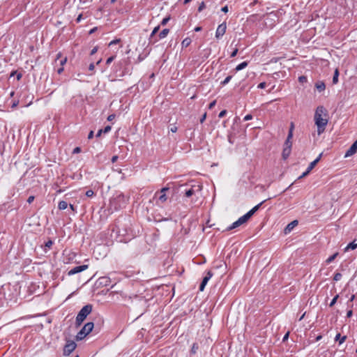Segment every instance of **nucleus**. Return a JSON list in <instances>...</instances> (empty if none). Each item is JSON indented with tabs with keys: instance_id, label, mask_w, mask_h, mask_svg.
I'll return each instance as SVG.
<instances>
[{
	"instance_id": "obj_1",
	"label": "nucleus",
	"mask_w": 357,
	"mask_h": 357,
	"mask_svg": "<svg viewBox=\"0 0 357 357\" xmlns=\"http://www.w3.org/2000/svg\"><path fill=\"white\" fill-rule=\"evenodd\" d=\"M327 112L323 106H319L314 114V121L317 126L318 135H321L325 130L326 126L328 123L326 118Z\"/></svg>"
},
{
	"instance_id": "obj_2",
	"label": "nucleus",
	"mask_w": 357,
	"mask_h": 357,
	"mask_svg": "<svg viewBox=\"0 0 357 357\" xmlns=\"http://www.w3.org/2000/svg\"><path fill=\"white\" fill-rule=\"evenodd\" d=\"M127 202L128 198L123 193H119L110 199L109 208L112 211H118L124 208Z\"/></svg>"
},
{
	"instance_id": "obj_3",
	"label": "nucleus",
	"mask_w": 357,
	"mask_h": 357,
	"mask_svg": "<svg viewBox=\"0 0 357 357\" xmlns=\"http://www.w3.org/2000/svg\"><path fill=\"white\" fill-rule=\"evenodd\" d=\"M92 311V305H84L79 312L78 314L76 317V324L79 326L84 321V320L86 318V317Z\"/></svg>"
},
{
	"instance_id": "obj_4",
	"label": "nucleus",
	"mask_w": 357,
	"mask_h": 357,
	"mask_svg": "<svg viewBox=\"0 0 357 357\" xmlns=\"http://www.w3.org/2000/svg\"><path fill=\"white\" fill-rule=\"evenodd\" d=\"M292 138L291 130L289 132L287 138L284 142V148L282 151V158L286 160L290 155L291 151L292 142L291 141Z\"/></svg>"
},
{
	"instance_id": "obj_5",
	"label": "nucleus",
	"mask_w": 357,
	"mask_h": 357,
	"mask_svg": "<svg viewBox=\"0 0 357 357\" xmlns=\"http://www.w3.org/2000/svg\"><path fill=\"white\" fill-rule=\"evenodd\" d=\"M169 190V188L165 187L155 193L153 198L156 199V204L160 205L167 202V196L166 195V192Z\"/></svg>"
},
{
	"instance_id": "obj_6",
	"label": "nucleus",
	"mask_w": 357,
	"mask_h": 357,
	"mask_svg": "<svg viewBox=\"0 0 357 357\" xmlns=\"http://www.w3.org/2000/svg\"><path fill=\"white\" fill-rule=\"evenodd\" d=\"M202 190V185L200 184H195L191 185L190 188L184 190V195L186 197H190L197 192H199Z\"/></svg>"
},
{
	"instance_id": "obj_7",
	"label": "nucleus",
	"mask_w": 357,
	"mask_h": 357,
	"mask_svg": "<svg viewBox=\"0 0 357 357\" xmlns=\"http://www.w3.org/2000/svg\"><path fill=\"white\" fill-rule=\"evenodd\" d=\"M77 344L73 340H67L63 347V355H70L76 348Z\"/></svg>"
},
{
	"instance_id": "obj_8",
	"label": "nucleus",
	"mask_w": 357,
	"mask_h": 357,
	"mask_svg": "<svg viewBox=\"0 0 357 357\" xmlns=\"http://www.w3.org/2000/svg\"><path fill=\"white\" fill-rule=\"evenodd\" d=\"M226 30L227 24L225 22H224L218 26L215 31V38L217 39H220V38H222L225 35Z\"/></svg>"
},
{
	"instance_id": "obj_9",
	"label": "nucleus",
	"mask_w": 357,
	"mask_h": 357,
	"mask_svg": "<svg viewBox=\"0 0 357 357\" xmlns=\"http://www.w3.org/2000/svg\"><path fill=\"white\" fill-rule=\"evenodd\" d=\"M87 268H88V265H82V266H75L68 271V275H73L77 274L78 273H80L82 271H84L86 270Z\"/></svg>"
},
{
	"instance_id": "obj_10",
	"label": "nucleus",
	"mask_w": 357,
	"mask_h": 357,
	"mask_svg": "<svg viewBox=\"0 0 357 357\" xmlns=\"http://www.w3.org/2000/svg\"><path fill=\"white\" fill-rule=\"evenodd\" d=\"M357 152V140L350 146V148L346 151L344 158L350 157L354 155Z\"/></svg>"
},
{
	"instance_id": "obj_11",
	"label": "nucleus",
	"mask_w": 357,
	"mask_h": 357,
	"mask_svg": "<svg viewBox=\"0 0 357 357\" xmlns=\"http://www.w3.org/2000/svg\"><path fill=\"white\" fill-rule=\"evenodd\" d=\"M213 276V273L211 271H208L207 272L206 275L203 278V280L199 286V290L201 291H204L205 286L206 285L208 280L211 278Z\"/></svg>"
},
{
	"instance_id": "obj_12",
	"label": "nucleus",
	"mask_w": 357,
	"mask_h": 357,
	"mask_svg": "<svg viewBox=\"0 0 357 357\" xmlns=\"http://www.w3.org/2000/svg\"><path fill=\"white\" fill-rule=\"evenodd\" d=\"M298 220H293L292 222H291L290 223H289V224L286 226V227L284 228V234H287L290 233V232L293 230V229H294L296 226H297V225H298Z\"/></svg>"
},
{
	"instance_id": "obj_13",
	"label": "nucleus",
	"mask_w": 357,
	"mask_h": 357,
	"mask_svg": "<svg viewBox=\"0 0 357 357\" xmlns=\"http://www.w3.org/2000/svg\"><path fill=\"white\" fill-rule=\"evenodd\" d=\"M93 326H94V324L93 322H88L86 323L84 326L83 328H82V330L85 332L86 333V335H88L91 331H92L93 328Z\"/></svg>"
},
{
	"instance_id": "obj_14",
	"label": "nucleus",
	"mask_w": 357,
	"mask_h": 357,
	"mask_svg": "<svg viewBox=\"0 0 357 357\" xmlns=\"http://www.w3.org/2000/svg\"><path fill=\"white\" fill-rule=\"evenodd\" d=\"M322 153H320L319 155L312 162L310 163L309 166L307 167L308 172H311L313 168L315 167V165L319 162L321 158Z\"/></svg>"
},
{
	"instance_id": "obj_15",
	"label": "nucleus",
	"mask_w": 357,
	"mask_h": 357,
	"mask_svg": "<svg viewBox=\"0 0 357 357\" xmlns=\"http://www.w3.org/2000/svg\"><path fill=\"white\" fill-rule=\"evenodd\" d=\"M356 241V240H354L351 243H349L344 248V251L347 252L349 250H355L357 248V243Z\"/></svg>"
},
{
	"instance_id": "obj_16",
	"label": "nucleus",
	"mask_w": 357,
	"mask_h": 357,
	"mask_svg": "<svg viewBox=\"0 0 357 357\" xmlns=\"http://www.w3.org/2000/svg\"><path fill=\"white\" fill-rule=\"evenodd\" d=\"M61 53L59 52L56 55V61H59V63L61 66H63L67 61V58L66 57H63V58H61L60 59V58L61 57Z\"/></svg>"
},
{
	"instance_id": "obj_17",
	"label": "nucleus",
	"mask_w": 357,
	"mask_h": 357,
	"mask_svg": "<svg viewBox=\"0 0 357 357\" xmlns=\"http://www.w3.org/2000/svg\"><path fill=\"white\" fill-rule=\"evenodd\" d=\"M250 218V215L248 213H247L241 218H239L238 220L240 221L241 224L243 225Z\"/></svg>"
},
{
	"instance_id": "obj_18",
	"label": "nucleus",
	"mask_w": 357,
	"mask_h": 357,
	"mask_svg": "<svg viewBox=\"0 0 357 357\" xmlns=\"http://www.w3.org/2000/svg\"><path fill=\"white\" fill-rule=\"evenodd\" d=\"M315 86L319 92L324 91L326 89V85L323 82H317Z\"/></svg>"
},
{
	"instance_id": "obj_19",
	"label": "nucleus",
	"mask_w": 357,
	"mask_h": 357,
	"mask_svg": "<svg viewBox=\"0 0 357 357\" xmlns=\"http://www.w3.org/2000/svg\"><path fill=\"white\" fill-rule=\"evenodd\" d=\"M248 65V63L247 61H243L242 63H241L240 64H238L236 68L234 69V70L236 72H238L239 70H241L243 69H244L245 67H247Z\"/></svg>"
},
{
	"instance_id": "obj_20",
	"label": "nucleus",
	"mask_w": 357,
	"mask_h": 357,
	"mask_svg": "<svg viewBox=\"0 0 357 357\" xmlns=\"http://www.w3.org/2000/svg\"><path fill=\"white\" fill-rule=\"evenodd\" d=\"M347 339V336H341L340 333H337L335 337V341H339V344H342Z\"/></svg>"
},
{
	"instance_id": "obj_21",
	"label": "nucleus",
	"mask_w": 357,
	"mask_h": 357,
	"mask_svg": "<svg viewBox=\"0 0 357 357\" xmlns=\"http://www.w3.org/2000/svg\"><path fill=\"white\" fill-rule=\"evenodd\" d=\"M264 202V201L261 202L259 204L256 205L255 207H253L250 211H249L248 213L252 217L254 213L260 208V206L262 205V204Z\"/></svg>"
},
{
	"instance_id": "obj_22",
	"label": "nucleus",
	"mask_w": 357,
	"mask_h": 357,
	"mask_svg": "<svg viewBox=\"0 0 357 357\" xmlns=\"http://www.w3.org/2000/svg\"><path fill=\"white\" fill-rule=\"evenodd\" d=\"M86 335V333L81 329L80 331L76 335V340H81L83 338H84Z\"/></svg>"
},
{
	"instance_id": "obj_23",
	"label": "nucleus",
	"mask_w": 357,
	"mask_h": 357,
	"mask_svg": "<svg viewBox=\"0 0 357 357\" xmlns=\"http://www.w3.org/2000/svg\"><path fill=\"white\" fill-rule=\"evenodd\" d=\"M68 207V203L66 201H60L58 204L59 210H65Z\"/></svg>"
},
{
	"instance_id": "obj_24",
	"label": "nucleus",
	"mask_w": 357,
	"mask_h": 357,
	"mask_svg": "<svg viewBox=\"0 0 357 357\" xmlns=\"http://www.w3.org/2000/svg\"><path fill=\"white\" fill-rule=\"evenodd\" d=\"M242 224H241L240 221L237 220L234 222H233L228 228L227 230H231L233 229H235L239 226H241Z\"/></svg>"
},
{
	"instance_id": "obj_25",
	"label": "nucleus",
	"mask_w": 357,
	"mask_h": 357,
	"mask_svg": "<svg viewBox=\"0 0 357 357\" xmlns=\"http://www.w3.org/2000/svg\"><path fill=\"white\" fill-rule=\"evenodd\" d=\"M169 32V30L168 29H163L158 35L160 39L165 38L168 33Z\"/></svg>"
},
{
	"instance_id": "obj_26",
	"label": "nucleus",
	"mask_w": 357,
	"mask_h": 357,
	"mask_svg": "<svg viewBox=\"0 0 357 357\" xmlns=\"http://www.w3.org/2000/svg\"><path fill=\"white\" fill-rule=\"evenodd\" d=\"M338 77H339V71L337 69H335L334 75L333 77V84H336L338 82Z\"/></svg>"
},
{
	"instance_id": "obj_27",
	"label": "nucleus",
	"mask_w": 357,
	"mask_h": 357,
	"mask_svg": "<svg viewBox=\"0 0 357 357\" xmlns=\"http://www.w3.org/2000/svg\"><path fill=\"white\" fill-rule=\"evenodd\" d=\"M337 255H338V252H336V253L333 254V255H331V257H329L326 260V264L331 263L337 257Z\"/></svg>"
},
{
	"instance_id": "obj_28",
	"label": "nucleus",
	"mask_w": 357,
	"mask_h": 357,
	"mask_svg": "<svg viewBox=\"0 0 357 357\" xmlns=\"http://www.w3.org/2000/svg\"><path fill=\"white\" fill-rule=\"evenodd\" d=\"M160 29V26H155L153 30L152 31L151 35H150V40H152V38L154 37V36L158 32Z\"/></svg>"
},
{
	"instance_id": "obj_29",
	"label": "nucleus",
	"mask_w": 357,
	"mask_h": 357,
	"mask_svg": "<svg viewBox=\"0 0 357 357\" xmlns=\"http://www.w3.org/2000/svg\"><path fill=\"white\" fill-rule=\"evenodd\" d=\"M231 78H232L231 75L227 76L222 82H221V83H220L221 85L225 86V85L227 84L230 82Z\"/></svg>"
},
{
	"instance_id": "obj_30",
	"label": "nucleus",
	"mask_w": 357,
	"mask_h": 357,
	"mask_svg": "<svg viewBox=\"0 0 357 357\" xmlns=\"http://www.w3.org/2000/svg\"><path fill=\"white\" fill-rule=\"evenodd\" d=\"M198 349H199L198 344L197 343H194L192 344L191 350H190L191 354H195L197 352V351L198 350Z\"/></svg>"
},
{
	"instance_id": "obj_31",
	"label": "nucleus",
	"mask_w": 357,
	"mask_h": 357,
	"mask_svg": "<svg viewBox=\"0 0 357 357\" xmlns=\"http://www.w3.org/2000/svg\"><path fill=\"white\" fill-rule=\"evenodd\" d=\"M190 39L189 38H185L183 41H182V46L183 47H188L190 44Z\"/></svg>"
},
{
	"instance_id": "obj_32",
	"label": "nucleus",
	"mask_w": 357,
	"mask_h": 357,
	"mask_svg": "<svg viewBox=\"0 0 357 357\" xmlns=\"http://www.w3.org/2000/svg\"><path fill=\"white\" fill-rule=\"evenodd\" d=\"M342 274L340 273H336L335 275H334V277H333V280L335 281H339L341 280L342 278Z\"/></svg>"
},
{
	"instance_id": "obj_33",
	"label": "nucleus",
	"mask_w": 357,
	"mask_h": 357,
	"mask_svg": "<svg viewBox=\"0 0 357 357\" xmlns=\"http://www.w3.org/2000/svg\"><path fill=\"white\" fill-rule=\"evenodd\" d=\"M339 296L338 295H336L333 298V300L331 301V302L329 304V307H333L335 303L337 302V300Z\"/></svg>"
},
{
	"instance_id": "obj_34",
	"label": "nucleus",
	"mask_w": 357,
	"mask_h": 357,
	"mask_svg": "<svg viewBox=\"0 0 357 357\" xmlns=\"http://www.w3.org/2000/svg\"><path fill=\"white\" fill-rule=\"evenodd\" d=\"M53 245V241L52 240H48L45 244V248H47V249H50L52 245Z\"/></svg>"
},
{
	"instance_id": "obj_35",
	"label": "nucleus",
	"mask_w": 357,
	"mask_h": 357,
	"mask_svg": "<svg viewBox=\"0 0 357 357\" xmlns=\"http://www.w3.org/2000/svg\"><path fill=\"white\" fill-rule=\"evenodd\" d=\"M169 16L165 17L161 22V25L165 26L169 21Z\"/></svg>"
},
{
	"instance_id": "obj_36",
	"label": "nucleus",
	"mask_w": 357,
	"mask_h": 357,
	"mask_svg": "<svg viewBox=\"0 0 357 357\" xmlns=\"http://www.w3.org/2000/svg\"><path fill=\"white\" fill-rule=\"evenodd\" d=\"M86 195L88 197H91L94 195V192L92 190H89L86 192Z\"/></svg>"
},
{
	"instance_id": "obj_37",
	"label": "nucleus",
	"mask_w": 357,
	"mask_h": 357,
	"mask_svg": "<svg viewBox=\"0 0 357 357\" xmlns=\"http://www.w3.org/2000/svg\"><path fill=\"white\" fill-rule=\"evenodd\" d=\"M204 8H205V3H204V1H202V2L199 4V7H198V11H199V12H202Z\"/></svg>"
},
{
	"instance_id": "obj_38",
	"label": "nucleus",
	"mask_w": 357,
	"mask_h": 357,
	"mask_svg": "<svg viewBox=\"0 0 357 357\" xmlns=\"http://www.w3.org/2000/svg\"><path fill=\"white\" fill-rule=\"evenodd\" d=\"M120 42V39H115V40H112L109 43V46H112L114 45H116L117 43H119Z\"/></svg>"
},
{
	"instance_id": "obj_39",
	"label": "nucleus",
	"mask_w": 357,
	"mask_h": 357,
	"mask_svg": "<svg viewBox=\"0 0 357 357\" xmlns=\"http://www.w3.org/2000/svg\"><path fill=\"white\" fill-rule=\"evenodd\" d=\"M114 59V56H112L110 57H109L107 61H106V64L109 65V63H111Z\"/></svg>"
},
{
	"instance_id": "obj_40",
	"label": "nucleus",
	"mask_w": 357,
	"mask_h": 357,
	"mask_svg": "<svg viewBox=\"0 0 357 357\" xmlns=\"http://www.w3.org/2000/svg\"><path fill=\"white\" fill-rule=\"evenodd\" d=\"M310 172H308V169H306V171H305V172H304L302 174V175H301V176L298 177V178L300 179V178H303V177L306 176L307 175H308V174H309Z\"/></svg>"
},
{
	"instance_id": "obj_41",
	"label": "nucleus",
	"mask_w": 357,
	"mask_h": 357,
	"mask_svg": "<svg viewBox=\"0 0 357 357\" xmlns=\"http://www.w3.org/2000/svg\"><path fill=\"white\" fill-rule=\"evenodd\" d=\"M111 130V126H107L104 129H102V131L104 133H107Z\"/></svg>"
},
{
	"instance_id": "obj_42",
	"label": "nucleus",
	"mask_w": 357,
	"mask_h": 357,
	"mask_svg": "<svg viewBox=\"0 0 357 357\" xmlns=\"http://www.w3.org/2000/svg\"><path fill=\"white\" fill-rule=\"evenodd\" d=\"M266 86V82H261L260 84H259V85L257 86V87L259 89H264Z\"/></svg>"
},
{
	"instance_id": "obj_43",
	"label": "nucleus",
	"mask_w": 357,
	"mask_h": 357,
	"mask_svg": "<svg viewBox=\"0 0 357 357\" xmlns=\"http://www.w3.org/2000/svg\"><path fill=\"white\" fill-rule=\"evenodd\" d=\"M178 128L176 126H172L169 130L172 132H176L177 131Z\"/></svg>"
},
{
	"instance_id": "obj_44",
	"label": "nucleus",
	"mask_w": 357,
	"mask_h": 357,
	"mask_svg": "<svg viewBox=\"0 0 357 357\" xmlns=\"http://www.w3.org/2000/svg\"><path fill=\"white\" fill-rule=\"evenodd\" d=\"M226 113H227L226 110H222V111H221V112H220V114H219L218 116H219L220 118H222V117H224V116H225Z\"/></svg>"
},
{
	"instance_id": "obj_45",
	"label": "nucleus",
	"mask_w": 357,
	"mask_h": 357,
	"mask_svg": "<svg viewBox=\"0 0 357 357\" xmlns=\"http://www.w3.org/2000/svg\"><path fill=\"white\" fill-rule=\"evenodd\" d=\"M252 119V116L251 114H247V115L244 117L243 120H244V121H249V120H251Z\"/></svg>"
},
{
	"instance_id": "obj_46",
	"label": "nucleus",
	"mask_w": 357,
	"mask_h": 357,
	"mask_svg": "<svg viewBox=\"0 0 357 357\" xmlns=\"http://www.w3.org/2000/svg\"><path fill=\"white\" fill-rule=\"evenodd\" d=\"M34 198H35V197H34V196H29V197H28V199H27V202H28L29 204L32 203V202H33V200H34Z\"/></svg>"
},
{
	"instance_id": "obj_47",
	"label": "nucleus",
	"mask_w": 357,
	"mask_h": 357,
	"mask_svg": "<svg viewBox=\"0 0 357 357\" xmlns=\"http://www.w3.org/2000/svg\"><path fill=\"white\" fill-rule=\"evenodd\" d=\"M298 79H299V81H300L301 82H306V81H307V78H306V77H305V76H301V77H299Z\"/></svg>"
},
{
	"instance_id": "obj_48",
	"label": "nucleus",
	"mask_w": 357,
	"mask_h": 357,
	"mask_svg": "<svg viewBox=\"0 0 357 357\" xmlns=\"http://www.w3.org/2000/svg\"><path fill=\"white\" fill-rule=\"evenodd\" d=\"M114 118H115V115H114V114H110V115H109V116H108V117H107V121H112Z\"/></svg>"
},
{
	"instance_id": "obj_49",
	"label": "nucleus",
	"mask_w": 357,
	"mask_h": 357,
	"mask_svg": "<svg viewBox=\"0 0 357 357\" xmlns=\"http://www.w3.org/2000/svg\"><path fill=\"white\" fill-rule=\"evenodd\" d=\"M215 103H216V101L214 100L213 102H211L209 105H208V108L209 109H212L215 105Z\"/></svg>"
},
{
	"instance_id": "obj_50",
	"label": "nucleus",
	"mask_w": 357,
	"mask_h": 357,
	"mask_svg": "<svg viewBox=\"0 0 357 357\" xmlns=\"http://www.w3.org/2000/svg\"><path fill=\"white\" fill-rule=\"evenodd\" d=\"M238 53V49H235L231 54V57H234Z\"/></svg>"
},
{
	"instance_id": "obj_51",
	"label": "nucleus",
	"mask_w": 357,
	"mask_h": 357,
	"mask_svg": "<svg viewBox=\"0 0 357 357\" xmlns=\"http://www.w3.org/2000/svg\"><path fill=\"white\" fill-rule=\"evenodd\" d=\"M81 151V149L79 147H76L73 150V153H78Z\"/></svg>"
},
{
	"instance_id": "obj_52",
	"label": "nucleus",
	"mask_w": 357,
	"mask_h": 357,
	"mask_svg": "<svg viewBox=\"0 0 357 357\" xmlns=\"http://www.w3.org/2000/svg\"><path fill=\"white\" fill-rule=\"evenodd\" d=\"M94 68H95V65H94V63H91V64L89 65V70L90 71H93V70H94Z\"/></svg>"
},
{
	"instance_id": "obj_53",
	"label": "nucleus",
	"mask_w": 357,
	"mask_h": 357,
	"mask_svg": "<svg viewBox=\"0 0 357 357\" xmlns=\"http://www.w3.org/2000/svg\"><path fill=\"white\" fill-rule=\"evenodd\" d=\"M221 10L224 13H227L228 12V6H225L224 7H222L221 8Z\"/></svg>"
},
{
	"instance_id": "obj_54",
	"label": "nucleus",
	"mask_w": 357,
	"mask_h": 357,
	"mask_svg": "<svg viewBox=\"0 0 357 357\" xmlns=\"http://www.w3.org/2000/svg\"><path fill=\"white\" fill-rule=\"evenodd\" d=\"M93 137V131H90V132L88 135V139H91Z\"/></svg>"
},
{
	"instance_id": "obj_55",
	"label": "nucleus",
	"mask_w": 357,
	"mask_h": 357,
	"mask_svg": "<svg viewBox=\"0 0 357 357\" xmlns=\"http://www.w3.org/2000/svg\"><path fill=\"white\" fill-rule=\"evenodd\" d=\"M101 248V246L99 245L98 247H96L94 250H93V255H96V252Z\"/></svg>"
},
{
	"instance_id": "obj_56",
	"label": "nucleus",
	"mask_w": 357,
	"mask_h": 357,
	"mask_svg": "<svg viewBox=\"0 0 357 357\" xmlns=\"http://www.w3.org/2000/svg\"><path fill=\"white\" fill-rule=\"evenodd\" d=\"M117 160H118V156H117V155H114V156L112 158V163H114V162H115Z\"/></svg>"
},
{
	"instance_id": "obj_57",
	"label": "nucleus",
	"mask_w": 357,
	"mask_h": 357,
	"mask_svg": "<svg viewBox=\"0 0 357 357\" xmlns=\"http://www.w3.org/2000/svg\"><path fill=\"white\" fill-rule=\"evenodd\" d=\"M98 50V47H95L91 52V54L93 55Z\"/></svg>"
},
{
	"instance_id": "obj_58",
	"label": "nucleus",
	"mask_w": 357,
	"mask_h": 357,
	"mask_svg": "<svg viewBox=\"0 0 357 357\" xmlns=\"http://www.w3.org/2000/svg\"><path fill=\"white\" fill-rule=\"evenodd\" d=\"M352 314H353V312H352V310H349V311L347 312V317H351L352 316Z\"/></svg>"
},
{
	"instance_id": "obj_59",
	"label": "nucleus",
	"mask_w": 357,
	"mask_h": 357,
	"mask_svg": "<svg viewBox=\"0 0 357 357\" xmlns=\"http://www.w3.org/2000/svg\"><path fill=\"white\" fill-rule=\"evenodd\" d=\"M16 76H17V77H17V80H20V79L22 78V74H21L20 73H17Z\"/></svg>"
},
{
	"instance_id": "obj_60",
	"label": "nucleus",
	"mask_w": 357,
	"mask_h": 357,
	"mask_svg": "<svg viewBox=\"0 0 357 357\" xmlns=\"http://www.w3.org/2000/svg\"><path fill=\"white\" fill-rule=\"evenodd\" d=\"M102 132H103L102 129L99 130L96 134V137H100Z\"/></svg>"
},
{
	"instance_id": "obj_61",
	"label": "nucleus",
	"mask_w": 357,
	"mask_h": 357,
	"mask_svg": "<svg viewBox=\"0 0 357 357\" xmlns=\"http://www.w3.org/2000/svg\"><path fill=\"white\" fill-rule=\"evenodd\" d=\"M63 71V68L61 66V68H58L57 73L58 74H61Z\"/></svg>"
},
{
	"instance_id": "obj_62",
	"label": "nucleus",
	"mask_w": 357,
	"mask_h": 357,
	"mask_svg": "<svg viewBox=\"0 0 357 357\" xmlns=\"http://www.w3.org/2000/svg\"><path fill=\"white\" fill-rule=\"evenodd\" d=\"M206 114L205 113V114L203 115V116L201 118V119H200V122H201V123H203V122L204 121V120H205V119H206Z\"/></svg>"
},
{
	"instance_id": "obj_63",
	"label": "nucleus",
	"mask_w": 357,
	"mask_h": 357,
	"mask_svg": "<svg viewBox=\"0 0 357 357\" xmlns=\"http://www.w3.org/2000/svg\"><path fill=\"white\" fill-rule=\"evenodd\" d=\"M201 29H202V27H200V26H197L195 28V31L197 32L201 31Z\"/></svg>"
},
{
	"instance_id": "obj_64",
	"label": "nucleus",
	"mask_w": 357,
	"mask_h": 357,
	"mask_svg": "<svg viewBox=\"0 0 357 357\" xmlns=\"http://www.w3.org/2000/svg\"><path fill=\"white\" fill-rule=\"evenodd\" d=\"M81 19H82V15H79L77 17V20H77V22H80Z\"/></svg>"
}]
</instances>
